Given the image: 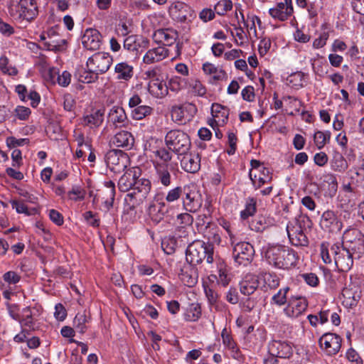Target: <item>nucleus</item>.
<instances>
[{
    "label": "nucleus",
    "mask_w": 364,
    "mask_h": 364,
    "mask_svg": "<svg viewBox=\"0 0 364 364\" xmlns=\"http://www.w3.org/2000/svg\"><path fill=\"white\" fill-rule=\"evenodd\" d=\"M264 255L269 264L279 269H290L295 267L299 260V256L293 249L281 245L268 246Z\"/></svg>",
    "instance_id": "nucleus-1"
},
{
    "label": "nucleus",
    "mask_w": 364,
    "mask_h": 364,
    "mask_svg": "<svg viewBox=\"0 0 364 364\" xmlns=\"http://www.w3.org/2000/svg\"><path fill=\"white\" fill-rule=\"evenodd\" d=\"M186 257L187 262L192 265L200 264L205 259L208 264H211L213 262V245L196 240L188 246Z\"/></svg>",
    "instance_id": "nucleus-2"
},
{
    "label": "nucleus",
    "mask_w": 364,
    "mask_h": 364,
    "mask_svg": "<svg viewBox=\"0 0 364 364\" xmlns=\"http://www.w3.org/2000/svg\"><path fill=\"white\" fill-rule=\"evenodd\" d=\"M309 222L308 218L299 217L288 223L287 232L290 243L296 247H306L309 239L306 235V223Z\"/></svg>",
    "instance_id": "nucleus-3"
},
{
    "label": "nucleus",
    "mask_w": 364,
    "mask_h": 364,
    "mask_svg": "<svg viewBox=\"0 0 364 364\" xmlns=\"http://www.w3.org/2000/svg\"><path fill=\"white\" fill-rule=\"evenodd\" d=\"M164 141L167 148L178 156L186 154L191 148L190 136L179 129H172L168 132Z\"/></svg>",
    "instance_id": "nucleus-4"
},
{
    "label": "nucleus",
    "mask_w": 364,
    "mask_h": 364,
    "mask_svg": "<svg viewBox=\"0 0 364 364\" xmlns=\"http://www.w3.org/2000/svg\"><path fill=\"white\" fill-rule=\"evenodd\" d=\"M112 63V58L108 53L98 52L90 57L86 63L87 68L98 75L107 73Z\"/></svg>",
    "instance_id": "nucleus-5"
},
{
    "label": "nucleus",
    "mask_w": 364,
    "mask_h": 364,
    "mask_svg": "<svg viewBox=\"0 0 364 364\" xmlns=\"http://www.w3.org/2000/svg\"><path fill=\"white\" fill-rule=\"evenodd\" d=\"M331 252L334 255L335 264L340 272H348L353 264V252L345 246L333 245Z\"/></svg>",
    "instance_id": "nucleus-6"
},
{
    "label": "nucleus",
    "mask_w": 364,
    "mask_h": 364,
    "mask_svg": "<svg viewBox=\"0 0 364 364\" xmlns=\"http://www.w3.org/2000/svg\"><path fill=\"white\" fill-rule=\"evenodd\" d=\"M346 248L360 257L364 254V235L356 228H348L343 233Z\"/></svg>",
    "instance_id": "nucleus-7"
},
{
    "label": "nucleus",
    "mask_w": 364,
    "mask_h": 364,
    "mask_svg": "<svg viewBox=\"0 0 364 364\" xmlns=\"http://www.w3.org/2000/svg\"><path fill=\"white\" fill-rule=\"evenodd\" d=\"M196 106L191 102H185L171 109L172 119L178 124H186L192 120L197 113Z\"/></svg>",
    "instance_id": "nucleus-8"
},
{
    "label": "nucleus",
    "mask_w": 364,
    "mask_h": 364,
    "mask_svg": "<svg viewBox=\"0 0 364 364\" xmlns=\"http://www.w3.org/2000/svg\"><path fill=\"white\" fill-rule=\"evenodd\" d=\"M255 253L254 248L249 242H237L232 251L235 262L239 265L247 266L250 263Z\"/></svg>",
    "instance_id": "nucleus-9"
},
{
    "label": "nucleus",
    "mask_w": 364,
    "mask_h": 364,
    "mask_svg": "<svg viewBox=\"0 0 364 364\" xmlns=\"http://www.w3.org/2000/svg\"><path fill=\"white\" fill-rule=\"evenodd\" d=\"M321 348L328 355L337 354L341 348L342 338L333 333H324L318 341Z\"/></svg>",
    "instance_id": "nucleus-10"
},
{
    "label": "nucleus",
    "mask_w": 364,
    "mask_h": 364,
    "mask_svg": "<svg viewBox=\"0 0 364 364\" xmlns=\"http://www.w3.org/2000/svg\"><path fill=\"white\" fill-rule=\"evenodd\" d=\"M115 197V185L112 181H105L104 186L97 190L95 195L93 201L98 202L101 200L107 210H109L113 206Z\"/></svg>",
    "instance_id": "nucleus-11"
},
{
    "label": "nucleus",
    "mask_w": 364,
    "mask_h": 364,
    "mask_svg": "<svg viewBox=\"0 0 364 364\" xmlns=\"http://www.w3.org/2000/svg\"><path fill=\"white\" fill-rule=\"evenodd\" d=\"M127 155L119 150H111L105 156V161L109 168L114 172H119L127 167Z\"/></svg>",
    "instance_id": "nucleus-12"
},
{
    "label": "nucleus",
    "mask_w": 364,
    "mask_h": 364,
    "mask_svg": "<svg viewBox=\"0 0 364 364\" xmlns=\"http://www.w3.org/2000/svg\"><path fill=\"white\" fill-rule=\"evenodd\" d=\"M307 307L308 301L305 297L291 296L284 312L288 317L298 318L306 311Z\"/></svg>",
    "instance_id": "nucleus-13"
},
{
    "label": "nucleus",
    "mask_w": 364,
    "mask_h": 364,
    "mask_svg": "<svg viewBox=\"0 0 364 364\" xmlns=\"http://www.w3.org/2000/svg\"><path fill=\"white\" fill-rule=\"evenodd\" d=\"M294 12L292 0H283L273 8L269 9V14L274 19L280 21L287 20Z\"/></svg>",
    "instance_id": "nucleus-14"
},
{
    "label": "nucleus",
    "mask_w": 364,
    "mask_h": 364,
    "mask_svg": "<svg viewBox=\"0 0 364 364\" xmlns=\"http://www.w3.org/2000/svg\"><path fill=\"white\" fill-rule=\"evenodd\" d=\"M171 18L178 22H186L193 16L192 9L186 4L181 1L173 3L168 9Z\"/></svg>",
    "instance_id": "nucleus-15"
},
{
    "label": "nucleus",
    "mask_w": 364,
    "mask_h": 364,
    "mask_svg": "<svg viewBox=\"0 0 364 364\" xmlns=\"http://www.w3.org/2000/svg\"><path fill=\"white\" fill-rule=\"evenodd\" d=\"M180 159L181 166L186 172L194 173L200 168V156L198 153L189 152L183 154Z\"/></svg>",
    "instance_id": "nucleus-16"
},
{
    "label": "nucleus",
    "mask_w": 364,
    "mask_h": 364,
    "mask_svg": "<svg viewBox=\"0 0 364 364\" xmlns=\"http://www.w3.org/2000/svg\"><path fill=\"white\" fill-rule=\"evenodd\" d=\"M102 36L100 33L94 28L86 29L82 36L83 47L89 50H96L100 48Z\"/></svg>",
    "instance_id": "nucleus-17"
},
{
    "label": "nucleus",
    "mask_w": 364,
    "mask_h": 364,
    "mask_svg": "<svg viewBox=\"0 0 364 364\" xmlns=\"http://www.w3.org/2000/svg\"><path fill=\"white\" fill-rule=\"evenodd\" d=\"M321 228L329 232L340 231L343 228L341 222L334 211L328 210L323 212L320 220Z\"/></svg>",
    "instance_id": "nucleus-18"
},
{
    "label": "nucleus",
    "mask_w": 364,
    "mask_h": 364,
    "mask_svg": "<svg viewBox=\"0 0 364 364\" xmlns=\"http://www.w3.org/2000/svg\"><path fill=\"white\" fill-rule=\"evenodd\" d=\"M18 7L20 13H15V14L17 16H21V19L30 21L38 14V7L35 0H20Z\"/></svg>",
    "instance_id": "nucleus-19"
},
{
    "label": "nucleus",
    "mask_w": 364,
    "mask_h": 364,
    "mask_svg": "<svg viewBox=\"0 0 364 364\" xmlns=\"http://www.w3.org/2000/svg\"><path fill=\"white\" fill-rule=\"evenodd\" d=\"M177 38L178 32L170 28L159 29L153 34V39L155 42L167 46L173 45Z\"/></svg>",
    "instance_id": "nucleus-20"
},
{
    "label": "nucleus",
    "mask_w": 364,
    "mask_h": 364,
    "mask_svg": "<svg viewBox=\"0 0 364 364\" xmlns=\"http://www.w3.org/2000/svg\"><path fill=\"white\" fill-rule=\"evenodd\" d=\"M107 121L116 128L124 127L128 124V119L124 109L118 106H114L110 109Z\"/></svg>",
    "instance_id": "nucleus-21"
},
{
    "label": "nucleus",
    "mask_w": 364,
    "mask_h": 364,
    "mask_svg": "<svg viewBox=\"0 0 364 364\" xmlns=\"http://www.w3.org/2000/svg\"><path fill=\"white\" fill-rule=\"evenodd\" d=\"M139 176V170L135 168L128 169L119 178L118 187L120 191L127 192L133 189L135 179Z\"/></svg>",
    "instance_id": "nucleus-22"
},
{
    "label": "nucleus",
    "mask_w": 364,
    "mask_h": 364,
    "mask_svg": "<svg viewBox=\"0 0 364 364\" xmlns=\"http://www.w3.org/2000/svg\"><path fill=\"white\" fill-rule=\"evenodd\" d=\"M268 351L274 357L285 358L291 353V346L280 341H272L268 345Z\"/></svg>",
    "instance_id": "nucleus-23"
},
{
    "label": "nucleus",
    "mask_w": 364,
    "mask_h": 364,
    "mask_svg": "<svg viewBox=\"0 0 364 364\" xmlns=\"http://www.w3.org/2000/svg\"><path fill=\"white\" fill-rule=\"evenodd\" d=\"M168 56V50L164 46H159L149 49L143 57V62L146 64L156 63L163 60Z\"/></svg>",
    "instance_id": "nucleus-24"
},
{
    "label": "nucleus",
    "mask_w": 364,
    "mask_h": 364,
    "mask_svg": "<svg viewBox=\"0 0 364 364\" xmlns=\"http://www.w3.org/2000/svg\"><path fill=\"white\" fill-rule=\"evenodd\" d=\"M151 188V181L144 178H139V176L135 179L134 185L133 187V193L129 196L133 197L134 195L139 194V200H141L147 197Z\"/></svg>",
    "instance_id": "nucleus-25"
},
{
    "label": "nucleus",
    "mask_w": 364,
    "mask_h": 364,
    "mask_svg": "<svg viewBox=\"0 0 364 364\" xmlns=\"http://www.w3.org/2000/svg\"><path fill=\"white\" fill-rule=\"evenodd\" d=\"M298 6L306 9L309 17L314 18L318 16V11L323 9V0H296Z\"/></svg>",
    "instance_id": "nucleus-26"
},
{
    "label": "nucleus",
    "mask_w": 364,
    "mask_h": 364,
    "mask_svg": "<svg viewBox=\"0 0 364 364\" xmlns=\"http://www.w3.org/2000/svg\"><path fill=\"white\" fill-rule=\"evenodd\" d=\"M148 91L156 98H164L168 95V85L162 80L153 79L149 82Z\"/></svg>",
    "instance_id": "nucleus-27"
},
{
    "label": "nucleus",
    "mask_w": 364,
    "mask_h": 364,
    "mask_svg": "<svg viewBox=\"0 0 364 364\" xmlns=\"http://www.w3.org/2000/svg\"><path fill=\"white\" fill-rule=\"evenodd\" d=\"M167 213L168 207L164 202L151 204L148 208V214L155 224L162 221Z\"/></svg>",
    "instance_id": "nucleus-28"
},
{
    "label": "nucleus",
    "mask_w": 364,
    "mask_h": 364,
    "mask_svg": "<svg viewBox=\"0 0 364 364\" xmlns=\"http://www.w3.org/2000/svg\"><path fill=\"white\" fill-rule=\"evenodd\" d=\"M111 142L113 145L117 147L130 149L134 145V139L130 132L122 131L114 136Z\"/></svg>",
    "instance_id": "nucleus-29"
},
{
    "label": "nucleus",
    "mask_w": 364,
    "mask_h": 364,
    "mask_svg": "<svg viewBox=\"0 0 364 364\" xmlns=\"http://www.w3.org/2000/svg\"><path fill=\"white\" fill-rule=\"evenodd\" d=\"M154 168L157 182L164 187L170 186L171 184V176L168 171V164L156 163Z\"/></svg>",
    "instance_id": "nucleus-30"
},
{
    "label": "nucleus",
    "mask_w": 364,
    "mask_h": 364,
    "mask_svg": "<svg viewBox=\"0 0 364 364\" xmlns=\"http://www.w3.org/2000/svg\"><path fill=\"white\" fill-rule=\"evenodd\" d=\"M105 109L93 110L83 117L82 124L91 129L99 127L104 120Z\"/></svg>",
    "instance_id": "nucleus-31"
},
{
    "label": "nucleus",
    "mask_w": 364,
    "mask_h": 364,
    "mask_svg": "<svg viewBox=\"0 0 364 364\" xmlns=\"http://www.w3.org/2000/svg\"><path fill=\"white\" fill-rule=\"evenodd\" d=\"M249 176L255 188H259L264 183L272 180L270 171L267 168L255 173L250 171Z\"/></svg>",
    "instance_id": "nucleus-32"
},
{
    "label": "nucleus",
    "mask_w": 364,
    "mask_h": 364,
    "mask_svg": "<svg viewBox=\"0 0 364 364\" xmlns=\"http://www.w3.org/2000/svg\"><path fill=\"white\" fill-rule=\"evenodd\" d=\"M149 41L141 36L132 35L124 41V48L132 52H139L141 47H146Z\"/></svg>",
    "instance_id": "nucleus-33"
},
{
    "label": "nucleus",
    "mask_w": 364,
    "mask_h": 364,
    "mask_svg": "<svg viewBox=\"0 0 364 364\" xmlns=\"http://www.w3.org/2000/svg\"><path fill=\"white\" fill-rule=\"evenodd\" d=\"M36 314L30 307L24 308L21 311L19 322L22 326L28 328L29 331L35 329Z\"/></svg>",
    "instance_id": "nucleus-34"
},
{
    "label": "nucleus",
    "mask_w": 364,
    "mask_h": 364,
    "mask_svg": "<svg viewBox=\"0 0 364 364\" xmlns=\"http://www.w3.org/2000/svg\"><path fill=\"white\" fill-rule=\"evenodd\" d=\"M259 279L255 276H247L240 284V291L244 295H250L257 289Z\"/></svg>",
    "instance_id": "nucleus-35"
},
{
    "label": "nucleus",
    "mask_w": 364,
    "mask_h": 364,
    "mask_svg": "<svg viewBox=\"0 0 364 364\" xmlns=\"http://www.w3.org/2000/svg\"><path fill=\"white\" fill-rule=\"evenodd\" d=\"M90 321V314H87L85 311L77 313L73 320L74 328L80 333H84L87 328V323Z\"/></svg>",
    "instance_id": "nucleus-36"
},
{
    "label": "nucleus",
    "mask_w": 364,
    "mask_h": 364,
    "mask_svg": "<svg viewBox=\"0 0 364 364\" xmlns=\"http://www.w3.org/2000/svg\"><path fill=\"white\" fill-rule=\"evenodd\" d=\"M203 70L207 75H212L214 81L223 80L227 78V73L223 69H218L210 63H205Z\"/></svg>",
    "instance_id": "nucleus-37"
},
{
    "label": "nucleus",
    "mask_w": 364,
    "mask_h": 364,
    "mask_svg": "<svg viewBox=\"0 0 364 364\" xmlns=\"http://www.w3.org/2000/svg\"><path fill=\"white\" fill-rule=\"evenodd\" d=\"M259 282H262L264 287L276 289L279 287V279L274 273L262 272L258 277Z\"/></svg>",
    "instance_id": "nucleus-38"
},
{
    "label": "nucleus",
    "mask_w": 364,
    "mask_h": 364,
    "mask_svg": "<svg viewBox=\"0 0 364 364\" xmlns=\"http://www.w3.org/2000/svg\"><path fill=\"white\" fill-rule=\"evenodd\" d=\"M270 225V220L263 215H258L250 223V228L255 232H263Z\"/></svg>",
    "instance_id": "nucleus-39"
},
{
    "label": "nucleus",
    "mask_w": 364,
    "mask_h": 364,
    "mask_svg": "<svg viewBox=\"0 0 364 364\" xmlns=\"http://www.w3.org/2000/svg\"><path fill=\"white\" fill-rule=\"evenodd\" d=\"M204 237L208 240L207 243L213 245V243L219 244L220 242V236L218 234V228L215 224L206 226L203 230H201Z\"/></svg>",
    "instance_id": "nucleus-40"
},
{
    "label": "nucleus",
    "mask_w": 364,
    "mask_h": 364,
    "mask_svg": "<svg viewBox=\"0 0 364 364\" xmlns=\"http://www.w3.org/2000/svg\"><path fill=\"white\" fill-rule=\"evenodd\" d=\"M331 168L338 172H344L348 167L346 159L340 153H336L331 162Z\"/></svg>",
    "instance_id": "nucleus-41"
},
{
    "label": "nucleus",
    "mask_w": 364,
    "mask_h": 364,
    "mask_svg": "<svg viewBox=\"0 0 364 364\" xmlns=\"http://www.w3.org/2000/svg\"><path fill=\"white\" fill-rule=\"evenodd\" d=\"M66 43V40L53 37V38H49V39L44 43V46L49 50L58 52L65 49Z\"/></svg>",
    "instance_id": "nucleus-42"
},
{
    "label": "nucleus",
    "mask_w": 364,
    "mask_h": 364,
    "mask_svg": "<svg viewBox=\"0 0 364 364\" xmlns=\"http://www.w3.org/2000/svg\"><path fill=\"white\" fill-rule=\"evenodd\" d=\"M201 316V308L198 304H191L187 308L185 314L184 318L187 321H196Z\"/></svg>",
    "instance_id": "nucleus-43"
},
{
    "label": "nucleus",
    "mask_w": 364,
    "mask_h": 364,
    "mask_svg": "<svg viewBox=\"0 0 364 364\" xmlns=\"http://www.w3.org/2000/svg\"><path fill=\"white\" fill-rule=\"evenodd\" d=\"M257 210V200L255 198L249 197L246 200L245 208L241 211L240 217L242 220H246L252 216Z\"/></svg>",
    "instance_id": "nucleus-44"
},
{
    "label": "nucleus",
    "mask_w": 364,
    "mask_h": 364,
    "mask_svg": "<svg viewBox=\"0 0 364 364\" xmlns=\"http://www.w3.org/2000/svg\"><path fill=\"white\" fill-rule=\"evenodd\" d=\"M115 72L119 74V79L128 80L133 75V68L127 63H118Z\"/></svg>",
    "instance_id": "nucleus-45"
},
{
    "label": "nucleus",
    "mask_w": 364,
    "mask_h": 364,
    "mask_svg": "<svg viewBox=\"0 0 364 364\" xmlns=\"http://www.w3.org/2000/svg\"><path fill=\"white\" fill-rule=\"evenodd\" d=\"M153 112V108L147 105H140L132 110V117L136 120L144 119L150 115Z\"/></svg>",
    "instance_id": "nucleus-46"
},
{
    "label": "nucleus",
    "mask_w": 364,
    "mask_h": 364,
    "mask_svg": "<svg viewBox=\"0 0 364 364\" xmlns=\"http://www.w3.org/2000/svg\"><path fill=\"white\" fill-rule=\"evenodd\" d=\"M194 195V193H187L183 198V205L189 212H195L200 206V203L196 200Z\"/></svg>",
    "instance_id": "nucleus-47"
},
{
    "label": "nucleus",
    "mask_w": 364,
    "mask_h": 364,
    "mask_svg": "<svg viewBox=\"0 0 364 364\" xmlns=\"http://www.w3.org/2000/svg\"><path fill=\"white\" fill-rule=\"evenodd\" d=\"M221 336L223 344L237 355L239 353V348L225 328L222 331Z\"/></svg>",
    "instance_id": "nucleus-48"
},
{
    "label": "nucleus",
    "mask_w": 364,
    "mask_h": 364,
    "mask_svg": "<svg viewBox=\"0 0 364 364\" xmlns=\"http://www.w3.org/2000/svg\"><path fill=\"white\" fill-rule=\"evenodd\" d=\"M11 205L12 208L16 209V212L18 213H24L27 215H31L34 214L36 212L35 208L29 210L28 207L25 205L23 201H18L16 200H11Z\"/></svg>",
    "instance_id": "nucleus-49"
},
{
    "label": "nucleus",
    "mask_w": 364,
    "mask_h": 364,
    "mask_svg": "<svg viewBox=\"0 0 364 364\" xmlns=\"http://www.w3.org/2000/svg\"><path fill=\"white\" fill-rule=\"evenodd\" d=\"M289 291V288L287 287L283 289H280L278 292L272 296V302L278 306H282L285 304L287 300V294Z\"/></svg>",
    "instance_id": "nucleus-50"
},
{
    "label": "nucleus",
    "mask_w": 364,
    "mask_h": 364,
    "mask_svg": "<svg viewBox=\"0 0 364 364\" xmlns=\"http://www.w3.org/2000/svg\"><path fill=\"white\" fill-rule=\"evenodd\" d=\"M232 8V3L230 0H220L215 6V12L220 16H223Z\"/></svg>",
    "instance_id": "nucleus-51"
},
{
    "label": "nucleus",
    "mask_w": 364,
    "mask_h": 364,
    "mask_svg": "<svg viewBox=\"0 0 364 364\" xmlns=\"http://www.w3.org/2000/svg\"><path fill=\"white\" fill-rule=\"evenodd\" d=\"M330 138L331 134L329 132L324 133L323 132L318 131L314 134V142L318 149L323 148L326 144V141H328Z\"/></svg>",
    "instance_id": "nucleus-52"
},
{
    "label": "nucleus",
    "mask_w": 364,
    "mask_h": 364,
    "mask_svg": "<svg viewBox=\"0 0 364 364\" xmlns=\"http://www.w3.org/2000/svg\"><path fill=\"white\" fill-rule=\"evenodd\" d=\"M171 152L172 151L169 150L168 148L161 147L155 151L154 154L164 162L167 164L172 159L173 154Z\"/></svg>",
    "instance_id": "nucleus-53"
},
{
    "label": "nucleus",
    "mask_w": 364,
    "mask_h": 364,
    "mask_svg": "<svg viewBox=\"0 0 364 364\" xmlns=\"http://www.w3.org/2000/svg\"><path fill=\"white\" fill-rule=\"evenodd\" d=\"M207 211H208V215L205 213L200 214V215H198L196 218V225H197L198 231L203 230V229H205V228L206 226H209L211 224H213L210 221L209 217H208V215H210V211L208 209Z\"/></svg>",
    "instance_id": "nucleus-54"
},
{
    "label": "nucleus",
    "mask_w": 364,
    "mask_h": 364,
    "mask_svg": "<svg viewBox=\"0 0 364 364\" xmlns=\"http://www.w3.org/2000/svg\"><path fill=\"white\" fill-rule=\"evenodd\" d=\"M183 193V188L181 186H177L168 191L166 196V200L168 203H172L177 200Z\"/></svg>",
    "instance_id": "nucleus-55"
},
{
    "label": "nucleus",
    "mask_w": 364,
    "mask_h": 364,
    "mask_svg": "<svg viewBox=\"0 0 364 364\" xmlns=\"http://www.w3.org/2000/svg\"><path fill=\"white\" fill-rule=\"evenodd\" d=\"M15 116L20 120H27L31 113L28 107L17 106L14 111Z\"/></svg>",
    "instance_id": "nucleus-56"
},
{
    "label": "nucleus",
    "mask_w": 364,
    "mask_h": 364,
    "mask_svg": "<svg viewBox=\"0 0 364 364\" xmlns=\"http://www.w3.org/2000/svg\"><path fill=\"white\" fill-rule=\"evenodd\" d=\"M99 78V75L95 73H92L87 68L79 77V80L83 83H91L97 81Z\"/></svg>",
    "instance_id": "nucleus-57"
},
{
    "label": "nucleus",
    "mask_w": 364,
    "mask_h": 364,
    "mask_svg": "<svg viewBox=\"0 0 364 364\" xmlns=\"http://www.w3.org/2000/svg\"><path fill=\"white\" fill-rule=\"evenodd\" d=\"M68 195L70 200L76 201L84 199L85 191L80 187L75 186L68 193Z\"/></svg>",
    "instance_id": "nucleus-58"
},
{
    "label": "nucleus",
    "mask_w": 364,
    "mask_h": 364,
    "mask_svg": "<svg viewBox=\"0 0 364 364\" xmlns=\"http://www.w3.org/2000/svg\"><path fill=\"white\" fill-rule=\"evenodd\" d=\"M191 87L192 89V92L196 95L203 97L206 93V88L201 83V82L198 80H193L191 84Z\"/></svg>",
    "instance_id": "nucleus-59"
},
{
    "label": "nucleus",
    "mask_w": 364,
    "mask_h": 364,
    "mask_svg": "<svg viewBox=\"0 0 364 364\" xmlns=\"http://www.w3.org/2000/svg\"><path fill=\"white\" fill-rule=\"evenodd\" d=\"M183 80L179 77H171L168 85V90L178 92L182 88Z\"/></svg>",
    "instance_id": "nucleus-60"
},
{
    "label": "nucleus",
    "mask_w": 364,
    "mask_h": 364,
    "mask_svg": "<svg viewBox=\"0 0 364 364\" xmlns=\"http://www.w3.org/2000/svg\"><path fill=\"white\" fill-rule=\"evenodd\" d=\"M28 139H16L14 136H9L6 139V144L10 149L23 146L28 144Z\"/></svg>",
    "instance_id": "nucleus-61"
},
{
    "label": "nucleus",
    "mask_w": 364,
    "mask_h": 364,
    "mask_svg": "<svg viewBox=\"0 0 364 364\" xmlns=\"http://www.w3.org/2000/svg\"><path fill=\"white\" fill-rule=\"evenodd\" d=\"M56 82L62 86L67 87L71 82V74L68 71H63L61 74L58 73V76H57Z\"/></svg>",
    "instance_id": "nucleus-62"
},
{
    "label": "nucleus",
    "mask_w": 364,
    "mask_h": 364,
    "mask_svg": "<svg viewBox=\"0 0 364 364\" xmlns=\"http://www.w3.org/2000/svg\"><path fill=\"white\" fill-rule=\"evenodd\" d=\"M59 70L54 67L48 68V70L46 71L44 77L47 81H49L52 84H55L58 76Z\"/></svg>",
    "instance_id": "nucleus-63"
},
{
    "label": "nucleus",
    "mask_w": 364,
    "mask_h": 364,
    "mask_svg": "<svg viewBox=\"0 0 364 364\" xmlns=\"http://www.w3.org/2000/svg\"><path fill=\"white\" fill-rule=\"evenodd\" d=\"M3 279L9 284H16L20 281L21 277L16 272L9 271L3 275Z\"/></svg>",
    "instance_id": "nucleus-64"
}]
</instances>
